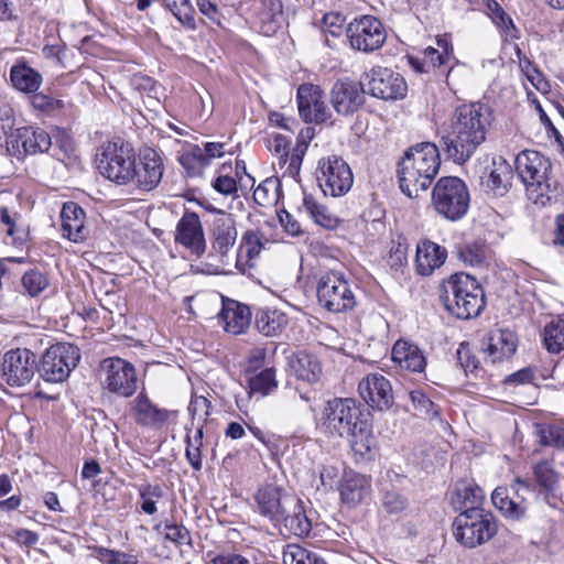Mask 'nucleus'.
<instances>
[{
  "instance_id": "obj_12",
  "label": "nucleus",
  "mask_w": 564,
  "mask_h": 564,
  "mask_svg": "<svg viewBox=\"0 0 564 564\" xmlns=\"http://www.w3.org/2000/svg\"><path fill=\"white\" fill-rule=\"evenodd\" d=\"M39 372L37 357L29 348H13L0 360V377L12 388H21L32 381Z\"/></svg>"
},
{
  "instance_id": "obj_14",
  "label": "nucleus",
  "mask_w": 564,
  "mask_h": 564,
  "mask_svg": "<svg viewBox=\"0 0 564 564\" xmlns=\"http://www.w3.org/2000/svg\"><path fill=\"white\" fill-rule=\"evenodd\" d=\"M100 382L109 392L129 398L137 391L135 368L124 359L107 358L100 364Z\"/></svg>"
},
{
  "instance_id": "obj_20",
  "label": "nucleus",
  "mask_w": 564,
  "mask_h": 564,
  "mask_svg": "<svg viewBox=\"0 0 564 564\" xmlns=\"http://www.w3.org/2000/svg\"><path fill=\"white\" fill-rule=\"evenodd\" d=\"M225 142H204L195 144L189 151L178 158L180 164L184 167L189 177L202 176L215 159L223 158L229 150Z\"/></svg>"
},
{
  "instance_id": "obj_44",
  "label": "nucleus",
  "mask_w": 564,
  "mask_h": 564,
  "mask_svg": "<svg viewBox=\"0 0 564 564\" xmlns=\"http://www.w3.org/2000/svg\"><path fill=\"white\" fill-rule=\"evenodd\" d=\"M303 206L314 221L325 228H332L336 225V217L328 208L319 203L312 195H305Z\"/></svg>"
},
{
  "instance_id": "obj_30",
  "label": "nucleus",
  "mask_w": 564,
  "mask_h": 564,
  "mask_svg": "<svg viewBox=\"0 0 564 564\" xmlns=\"http://www.w3.org/2000/svg\"><path fill=\"white\" fill-rule=\"evenodd\" d=\"M218 317L227 333L239 335L249 327L251 312L247 305L240 304L234 300H228L224 302Z\"/></svg>"
},
{
  "instance_id": "obj_26",
  "label": "nucleus",
  "mask_w": 564,
  "mask_h": 564,
  "mask_svg": "<svg viewBox=\"0 0 564 564\" xmlns=\"http://www.w3.org/2000/svg\"><path fill=\"white\" fill-rule=\"evenodd\" d=\"M512 178L513 173L507 161L502 158L494 159L481 175L480 185L487 194L503 197L511 188Z\"/></svg>"
},
{
  "instance_id": "obj_11",
  "label": "nucleus",
  "mask_w": 564,
  "mask_h": 564,
  "mask_svg": "<svg viewBox=\"0 0 564 564\" xmlns=\"http://www.w3.org/2000/svg\"><path fill=\"white\" fill-rule=\"evenodd\" d=\"M318 304L332 313H345L356 305L354 291L343 273L329 271L317 283Z\"/></svg>"
},
{
  "instance_id": "obj_1",
  "label": "nucleus",
  "mask_w": 564,
  "mask_h": 564,
  "mask_svg": "<svg viewBox=\"0 0 564 564\" xmlns=\"http://www.w3.org/2000/svg\"><path fill=\"white\" fill-rule=\"evenodd\" d=\"M492 119V111L485 104L458 106L451 117L448 134L441 140L448 159L458 164L467 162L486 141Z\"/></svg>"
},
{
  "instance_id": "obj_22",
  "label": "nucleus",
  "mask_w": 564,
  "mask_h": 564,
  "mask_svg": "<svg viewBox=\"0 0 564 564\" xmlns=\"http://www.w3.org/2000/svg\"><path fill=\"white\" fill-rule=\"evenodd\" d=\"M131 413L138 425L150 429H161L177 417V411L159 408L144 392H140L131 402Z\"/></svg>"
},
{
  "instance_id": "obj_5",
  "label": "nucleus",
  "mask_w": 564,
  "mask_h": 564,
  "mask_svg": "<svg viewBox=\"0 0 564 564\" xmlns=\"http://www.w3.org/2000/svg\"><path fill=\"white\" fill-rule=\"evenodd\" d=\"M8 149L14 152L34 155L48 151L59 161L68 156L73 150L70 139L57 131L51 135L40 127L25 126L11 131L7 140Z\"/></svg>"
},
{
  "instance_id": "obj_42",
  "label": "nucleus",
  "mask_w": 564,
  "mask_h": 564,
  "mask_svg": "<svg viewBox=\"0 0 564 564\" xmlns=\"http://www.w3.org/2000/svg\"><path fill=\"white\" fill-rule=\"evenodd\" d=\"M543 341L549 352L558 354L564 349V319H552L544 327Z\"/></svg>"
},
{
  "instance_id": "obj_15",
  "label": "nucleus",
  "mask_w": 564,
  "mask_h": 564,
  "mask_svg": "<svg viewBox=\"0 0 564 564\" xmlns=\"http://www.w3.org/2000/svg\"><path fill=\"white\" fill-rule=\"evenodd\" d=\"M317 181L325 195L343 196L349 192L354 183L349 165L336 155L322 159L318 162Z\"/></svg>"
},
{
  "instance_id": "obj_58",
  "label": "nucleus",
  "mask_w": 564,
  "mask_h": 564,
  "mask_svg": "<svg viewBox=\"0 0 564 564\" xmlns=\"http://www.w3.org/2000/svg\"><path fill=\"white\" fill-rule=\"evenodd\" d=\"M408 506V499L398 490H386L382 496V507L390 514L403 511Z\"/></svg>"
},
{
  "instance_id": "obj_46",
  "label": "nucleus",
  "mask_w": 564,
  "mask_h": 564,
  "mask_svg": "<svg viewBox=\"0 0 564 564\" xmlns=\"http://www.w3.org/2000/svg\"><path fill=\"white\" fill-rule=\"evenodd\" d=\"M164 4L184 26L196 29L195 12L189 0H164Z\"/></svg>"
},
{
  "instance_id": "obj_28",
  "label": "nucleus",
  "mask_w": 564,
  "mask_h": 564,
  "mask_svg": "<svg viewBox=\"0 0 564 564\" xmlns=\"http://www.w3.org/2000/svg\"><path fill=\"white\" fill-rule=\"evenodd\" d=\"M213 249L226 257L237 239L236 221L230 214L218 210V217L213 221Z\"/></svg>"
},
{
  "instance_id": "obj_16",
  "label": "nucleus",
  "mask_w": 564,
  "mask_h": 564,
  "mask_svg": "<svg viewBox=\"0 0 564 564\" xmlns=\"http://www.w3.org/2000/svg\"><path fill=\"white\" fill-rule=\"evenodd\" d=\"M530 492V484L521 478H516L509 488L497 487L492 491L491 501L503 517L519 521L527 514V494Z\"/></svg>"
},
{
  "instance_id": "obj_35",
  "label": "nucleus",
  "mask_w": 564,
  "mask_h": 564,
  "mask_svg": "<svg viewBox=\"0 0 564 564\" xmlns=\"http://www.w3.org/2000/svg\"><path fill=\"white\" fill-rule=\"evenodd\" d=\"M10 82L17 90L34 94L41 87L43 78L24 59H18L10 68Z\"/></svg>"
},
{
  "instance_id": "obj_43",
  "label": "nucleus",
  "mask_w": 564,
  "mask_h": 564,
  "mask_svg": "<svg viewBox=\"0 0 564 564\" xmlns=\"http://www.w3.org/2000/svg\"><path fill=\"white\" fill-rule=\"evenodd\" d=\"M293 368L300 379L308 382L317 381L322 372L317 358L310 354H300Z\"/></svg>"
},
{
  "instance_id": "obj_55",
  "label": "nucleus",
  "mask_w": 564,
  "mask_h": 564,
  "mask_svg": "<svg viewBox=\"0 0 564 564\" xmlns=\"http://www.w3.org/2000/svg\"><path fill=\"white\" fill-rule=\"evenodd\" d=\"M206 562L207 564H250L249 558L229 550L208 551Z\"/></svg>"
},
{
  "instance_id": "obj_52",
  "label": "nucleus",
  "mask_w": 564,
  "mask_h": 564,
  "mask_svg": "<svg viewBox=\"0 0 564 564\" xmlns=\"http://www.w3.org/2000/svg\"><path fill=\"white\" fill-rule=\"evenodd\" d=\"M457 254L465 264L476 267L485 261L486 248L479 243H466L458 248Z\"/></svg>"
},
{
  "instance_id": "obj_49",
  "label": "nucleus",
  "mask_w": 564,
  "mask_h": 564,
  "mask_svg": "<svg viewBox=\"0 0 564 564\" xmlns=\"http://www.w3.org/2000/svg\"><path fill=\"white\" fill-rule=\"evenodd\" d=\"M204 432L198 427L194 435L186 436V458L195 470L202 469V452Z\"/></svg>"
},
{
  "instance_id": "obj_57",
  "label": "nucleus",
  "mask_w": 564,
  "mask_h": 564,
  "mask_svg": "<svg viewBox=\"0 0 564 564\" xmlns=\"http://www.w3.org/2000/svg\"><path fill=\"white\" fill-rule=\"evenodd\" d=\"M409 395L413 408L419 415H425L430 417L437 415V409L435 404L423 391L413 390Z\"/></svg>"
},
{
  "instance_id": "obj_53",
  "label": "nucleus",
  "mask_w": 564,
  "mask_h": 564,
  "mask_svg": "<svg viewBox=\"0 0 564 564\" xmlns=\"http://www.w3.org/2000/svg\"><path fill=\"white\" fill-rule=\"evenodd\" d=\"M314 552L299 544H288L282 552L284 564H310Z\"/></svg>"
},
{
  "instance_id": "obj_48",
  "label": "nucleus",
  "mask_w": 564,
  "mask_h": 564,
  "mask_svg": "<svg viewBox=\"0 0 564 564\" xmlns=\"http://www.w3.org/2000/svg\"><path fill=\"white\" fill-rule=\"evenodd\" d=\"M540 443L564 449V426L558 423L541 424L538 426Z\"/></svg>"
},
{
  "instance_id": "obj_45",
  "label": "nucleus",
  "mask_w": 564,
  "mask_h": 564,
  "mask_svg": "<svg viewBox=\"0 0 564 564\" xmlns=\"http://www.w3.org/2000/svg\"><path fill=\"white\" fill-rule=\"evenodd\" d=\"M141 502L140 508L147 514H154L158 511L156 502L163 497L164 492L160 485L144 482L137 486Z\"/></svg>"
},
{
  "instance_id": "obj_8",
  "label": "nucleus",
  "mask_w": 564,
  "mask_h": 564,
  "mask_svg": "<svg viewBox=\"0 0 564 564\" xmlns=\"http://www.w3.org/2000/svg\"><path fill=\"white\" fill-rule=\"evenodd\" d=\"M514 167L534 203L544 196L550 198L549 174L552 164L547 158L538 151L524 150L516 156Z\"/></svg>"
},
{
  "instance_id": "obj_47",
  "label": "nucleus",
  "mask_w": 564,
  "mask_h": 564,
  "mask_svg": "<svg viewBox=\"0 0 564 564\" xmlns=\"http://www.w3.org/2000/svg\"><path fill=\"white\" fill-rule=\"evenodd\" d=\"M533 475L540 492L543 494L552 491L558 481V476L549 462L538 463L533 468Z\"/></svg>"
},
{
  "instance_id": "obj_2",
  "label": "nucleus",
  "mask_w": 564,
  "mask_h": 564,
  "mask_svg": "<svg viewBox=\"0 0 564 564\" xmlns=\"http://www.w3.org/2000/svg\"><path fill=\"white\" fill-rule=\"evenodd\" d=\"M257 511L268 519L280 531L303 538L312 530L311 520L307 518L303 502L296 496L275 485H267L260 488L256 496Z\"/></svg>"
},
{
  "instance_id": "obj_62",
  "label": "nucleus",
  "mask_w": 564,
  "mask_h": 564,
  "mask_svg": "<svg viewBox=\"0 0 564 564\" xmlns=\"http://www.w3.org/2000/svg\"><path fill=\"white\" fill-rule=\"evenodd\" d=\"M32 105L42 111H53L62 107V101L42 93H34Z\"/></svg>"
},
{
  "instance_id": "obj_38",
  "label": "nucleus",
  "mask_w": 564,
  "mask_h": 564,
  "mask_svg": "<svg viewBox=\"0 0 564 564\" xmlns=\"http://www.w3.org/2000/svg\"><path fill=\"white\" fill-rule=\"evenodd\" d=\"M263 235L259 230H247L240 240L237 252V264L253 267V261L259 257L264 247Z\"/></svg>"
},
{
  "instance_id": "obj_3",
  "label": "nucleus",
  "mask_w": 564,
  "mask_h": 564,
  "mask_svg": "<svg viewBox=\"0 0 564 564\" xmlns=\"http://www.w3.org/2000/svg\"><path fill=\"white\" fill-rule=\"evenodd\" d=\"M440 150L432 142H422L408 149L399 164L401 191L409 197H419L425 192L438 173Z\"/></svg>"
},
{
  "instance_id": "obj_24",
  "label": "nucleus",
  "mask_w": 564,
  "mask_h": 564,
  "mask_svg": "<svg viewBox=\"0 0 564 564\" xmlns=\"http://www.w3.org/2000/svg\"><path fill=\"white\" fill-rule=\"evenodd\" d=\"M362 400L372 409L384 411L393 404L390 381L381 373H369L358 386Z\"/></svg>"
},
{
  "instance_id": "obj_10",
  "label": "nucleus",
  "mask_w": 564,
  "mask_h": 564,
  "mask_svg": "<svg viewBox=\"0 0 564 564\" xmlns=\"http://www.w3.org/2000/svg\"><path fill=\"white\" fill-rule=\"evenodd\" d=\"M80 360L79 348L70 343L51 345L37 359L40 377L51 383L64 382Z\"/></svg>"
},
{
  "instance_id": "obj_56",
  "label": "nucleus",
  "mask_w": 564,
  "mask_h": 564,
  "mask_svg": "<svg viewBox=\"0 0 564 564\" xmlns=\"http://www.w3.org/2000/svg\"><path fill=\"white\" fill-rule=\"evenodd\" d=\"M164 530L165 540L173 542L177 546L192 545L191 532L183 524L166 522Z\"/></svg>"
},
{
  "instance_id": "obj_54",
  "label": "nucleus",
  "mask_w": 564,
  "mask_h": 564,
  "mask_svg": "<svg viewBox=\"0 0 564 564\" xmlns=\"http://www.w3.org/2000/svg\"><path fill=\"white\" fill-rule=\"evenodd\" d=\"M97 557L106 564H138V556L107 547H96Z\"/></svg>"
},
{
  "instance_id": "obj_31",
  "label": "nucleus",
  "mask_w": 564,
  "mask_h": 564,
  "mask_svg": "<svg viewBox=\"0 0 564 564\" xmlns=\"http://www.w3.org/2000/svg\"><path fill=\"white\" fill-rule=\"evenodd\" d=\"M446 257V249L435 242L426 240L419 243L415 257L417 273L423 276L432 274L445 262Z\"/></svg>"
},
{
  "instance_id": "obj_51",
  "label": "nucleus",
  "mask_w": 564,
  "mask_h": 564,
  "mask_svg": "<svg viewBox=\"0 0 564 564\" xmlns=\"http://www.w3.org/2000/svg\"><path fill=\"white\" fill-rule=\"evenodd\" d=\"M22 286L31 296H36L48 286V280L44 273L39 270L25 272L21 279Z\"/></svg>"
},
{
  "instance_id": "obj_18",
  "label": "nucleus",
  "mask_w": 564,
  "mask_h": 564,
  "mask_svg": "<svg viewBox=\"0 0 564 564\" xmlns=\"http://www.w3.org/2000/svg\"><path fill=\"white\" fill-rule=\"evenodd\" d=\"M360 411L351 399H334L324 409L323 425L332 435L344 436L360 422Z\"/></svg>"
},
{
  "instance_id": "obj_7",
  "label": "nucleus",
  "mask_w": 564,
  "mask_h": 564,
  "mask_svg": "<svg viewBox=\"0 0 564 564\" xmlns=\"http://www.w3.org/2000/svg\"><path fill=\"white\" fill-rule=\"evenodd\" d=\"M469 191L465 182L456 176L441 177L432 191V205L447 220L457 221L468 212Z\"/></svg>"
},
{
  "instance_id": "obj_34",
  "label": "nucleus",
  "mask_w": 564,
  "mask_h": 564,
  "mask_svg": "<svg viewBox=\"0 0 564 564\" xmlns=\"http://www.w3.org/2000/svg\"><path fill=\"white\" fill-rule=\"evenodd\" d=\"M484 490L471 480L458 481L452 495V505L456 511L482 509Z\"/></svg>"
},
{
  "instance_id": "obj_13",
  "label": "nucleus",
  "mask_w": 564,
  "mask_h": 564,
  "mask_svg": "<svg viewBox=\"0 0 564 564\" xmlns=\"http://www.w3.org/2000/svg\"><path fill=\"white\" fill-rule=\"evenodd\" d=\"M350 46L362 53H372L382 47L387 40L383 23L373 15L355 18L346 28Z\"/></svg>"
},
{
  "instance_id": "obj_23",
  "label": "nucleus",
  "mask_w": 564,
  "mask_h": 564,
  "mask_svg": "<svg viewBox=\"0 0 564 564\" xmlns=\"http://www.w3.org/2000/svg\"><path fill=\"white\" fill-rule=\"evenodd\" d=\"M163 171L160 154L155 150L147 148L140 152L139 163L134 162V175L131 183L142 191H152L160 184Z\"/></svg>"
},
{
  "instance_id": "obj_63",
  "label": "nucleus",
  "mask_w": 564,
  "mask_h": 564,
  "mask_svg": "<svg viewBox=\"0 0 564 564\" xmlns=\"http://www.w3.org/2000/svg\"><path fill=\"white\" fill-rule=\"evenodd\" d=\"M267 351L264 348L257 347L250 350L248 356L247 375L262 370L265 361Z\"/></svg>"
},
{
  "instance_id": "obj_17",
  "label": "nucleus",
  "mask_w": 564,
  "mask_h": 564,
  "mask_svg": "<svg viewBox=\"0 0 564 564\" xmlns=\"http://www.w3.org/2000/svg\"><path fill=\"white\" fill-rule=\"evenodd\" d=\"M364 80L371 96L386 101L401 100L408 93L403 76L387 67L371 68L365 74Z\"/></svg>"
},
{
  "instance_id": "obj_9",
  "label": "nucleus",
  "mask_w": 564,
  "mask_h": 564,
  "mask_svg": "<svg viewBox=\"0 0 564 564\" xmlns=\"http://www.w3.org/2000/svg\"><path fill=\"white\" fill-rule=\"evenodd\" d=\"M135 154L129 143L108 142L97 154V167L107 180L127 185L133 180Z\"/></svg>"
},
{
  "instance_id": "obj_50",
  "label": "nucleus",
  "mask_w": 564,
  "mask_h": 564,
  "mask_svg": "<svg viewBox=\"0 0 564 564\" xmlns=\"http://www.w3.org/2000/svg\"><path fill=\"white\" fill-rule=\"evenodd\" d=\"M279 180L268 177L253 192V199L260 206L270 205L278 199Z\"/></svg>"
},
{
  "instance_id": "obj_40",
  "label": "nucleus",
  "mask_w": 564,
  "mask_h": 564,
  "mask_svg": "<svg viewBox=\"0 0 564 564\" xmlns=\"http://www.w3.org/2000/svg\"><path fill=\"white\" fill-rule=\"evenodd\" d=\"M259 19L262 23V30L265 34H271L284 21L283 6L280 0H259Z\"/></svg>"
},
{
  "instance_id": "obj_36",
  "label": "nucleus",
  "mask_w": 564,
  "mask_h": 564,
  "mask_svg": "<svg viewBox=\"0 0 564 564\" xmlns=\"http://www.w3.org/2000/svg\"><path fill=\"white\" fill-rule=\"evenodd\" d=\"M391 356L401 368L413 372H422L426 367V358L421 349L406 340H398L392 347Z\"/></svg>"
},
{
  "instance_id": "obj_39",
  "label": "nucleus",
  "mask_w": 564,
  "mask_h": 564,
  "mask_svg": "<svg viewBox=\"0 0 564 564\" xmlns=\"http://www.w3.org/2000/svg\"><path fill=\"white\" fill-rule=\"evenodd\" d=\"M248 376V387L250 398L257 397L258 399L270 394L278 387L275 379V370L273 367H265L259 372H253Z\"/></svg>"
},
{
  "instance_id": "obj_6",
  "label": "nucleus",
  "mask_w": 564,
  "mask_h": 564,
  "mask_svg": "<svg viewBox=\"0 0 564 564\" xmlns=\"http://www.w3.org/2000/svg\"><path fill=\"white\" fill-rule=\"evenodd\" d=\"M498 530L495 516L485 509L459 512L453 521L455 540L465 547L474 549L490 541Z\"/></svg>"
},
{
  "instance_id": "obj_41",
  "label": "nucleus",
  "mask_w": 564,
  "mask_h": 564,
  "mask_svg": "<svg viewBox=\"0 0 564 564\" xmlns=\"http://www.w3.org/2000/svg\"><path fill=\"white\" fill-rule=\"evenodd\" d=\"M0 226L7 236L12 237L13 241H23L26 237V230L21 223V216L17 212H10L8 207H0Z\"/></svg>"
},
{
  "instance_id": "obj_29",
  "label": "nucleus",
  "mask_w": 564,
  "mask_h": 564,
  "mask_svg": "<svg viewBox=\"0 0 564 564\" xmlns=\"http://www.w3.org/2000/svg\"><path fill=\"white\" fill-rule=\"evenodd\" d=\"M85 217L86 214L78 204L74 202L65 203L61 212L63 237L74 242L83 241L87 236L84 225Z\"/></svg>"
},
{
  "instance_id": "obj_21",
  "label": "nucleus",
  "mask_w": 564,
  "mask_h": 564,
  "mask_svg": "<svg viewBox=\"0 0 564 564\" xmlns=\"http://www.w3.org/2000/svg\"><path fill=\"white\" fill-rule=\"evenodd\" d=\"M297 106L301 118L307 123H323L332 112L325 102L323 90L313 84H303L297 89Z\"/></svg>"
},
{
  "instance_id": "obj_60",
  "label": "nucleus",
  "mask_w": 564,
  "mask_h": 564,
  "mask_svg": "<svg viewBox=\"0 0 564 564\" xmlns=\"http://www.w3.org/2000/svg\"><path fill=\"white\" fill-rule=\"evenodd\" d=\"M457 359L465 372H475L479 368V360L471 352L467 343H462L456 351Z\"/></svg>"
},
{
  "instance_id": "obj_64",
  "label": "nucleus",
  "mask_w": 564,
  "mask_h": 564,
  "mask_svg": "<svg viewBox=\"0 0 564 564\" xmlns=\"http://www.w3.org/2000/svg\"><path fill=\"white\" fill-rule=\"evenodd\" d=\"M492 22L507 35L517 37L518 30L516 29L512 19L502 9L498 14L492 15Z\"/></svg>"
},
{
  "instance_id": "obj_59",
  "label": "nucleus",
  "mask_w": 564,
  "mask_h": 564,
  "mask_svg": "<svg viewBox=\"0 0 564 564\" xmlns=\"http://www.w3.org/2000/svg\"><path fill=\"white\" fill-rule=\"evenodd\" d=\"M346 18L339 12H328L322 19L323 31L332 36H339L345 26Z\"/></svg>"
},
{
  "instance_id": "obj_19",
  "label": "nucleus",
  "mask_w": 564,
  "mask_h": 564,
  "mask_svg": "<svg viewBox=\"0 0 564 564\" xmlns=\"http://www.w3.org/2000/svg\"><path fill=\"white\" fill-rule=\"evenodd\" d=\"M366 102L364 83L352 79L337 80L330 90V104L340 116H351Z\"/></svg>"
},
{
  "instance_id": "obj_37",
  "label": "nucleus",
  "mask_w": 564,
  "mask_h": 564,
  "mask_svg": "<svg viewBox=\"0 0 564 564\" xmlns=\"http://www.w3.org/2000/svg\"><path fill=\"white\" fill-rule=\"evenodd\" d=\"M286 324V315L278 310L260 308L256 313L254 325L264 336L279 335Z\"/></svg>"
},
{
  "instance_id": "obj_32",
  "label": "nucleus",
  "mask_w": 564,
  "mask_h": 564,
  "mask_svg": "<svg viewBox=\"0 0 564 564\" xmlns=\"http://www.w3.org/2000/svg\"><path fill=\"white\" fill-rule=\"evenodd\" d=\"M346 435L350 437V447L356 462L371 459L376 440L367 421L361 420L355 423Z\"/></svg>"
},
{
  "instance_id": "obj_25",
  "label": "nucleus",
  "mask_w": 564,
  "mask_h": 564,
  "mask_svg": "<svg viewBox=\"0 0 564 564\" xmlns=\"http://www.w3.org/2000/svg\"><path fill=\"white\" fill-rule=\"evenodd\" d=\"M175 241L200 257L206 250V240L200 219L195 213H185L178 220L175 231Z\"/></svg>"
},
{
  "instance_id": "obj_33",
  "label": "nucleus",
  "mask_w": 564,
  "mask_h": 564,
  "mask_svg": "<svg viewBox=\"0 0 564 564\" xmlns=\"http://www.w3.org/2000/svg\"><path fill=\"white\" fill-rule=\"evenodd\" d=\"M340 498L348 506H357L370 492V479L364 475L347 471L340 484Z\"/></svg>"
},
{
  "instance_id": "obj_61",
  "label": "nucleus",
  "mask_w": 564,
  "mask_h": 564,
  "mask_svg": "<svg viewBox=\"0 0 564 564\" xmlns=\"http://www.w3.org/2000/svg\"><path fill=\"white\" fill-rule=\"evenodd\" d=\"M14 111L13 108L4 100H0V129L8 138L11 131H14Z\"/></svg>"
},
{
  "instance_id": "obj_4",
  "label": "nucleus",
  "mask_w": 564,
  "mask_h": 564,
  "mask_svg": "<svg viewBox=\"0 0 564 564\" xmlns=\"http://www.w3.org/2000/svg\"><path fill=\"white\" fill-rule=\"evenodd\" d=\"M440 300L446 311L460 319L476 317L485 307V293L478 281L464 272L443 281Z\"/></svg>"
},
{
  "instance_id": "obj_27",
  "label": "nucleus",
  "mask_w": 564,
  "mask_h": 564,
  "mask_svg": "<svg viewBox=\"0 0 564 564\" xmlns=\"http://www.w3.org/2000/svg\"><path fill=\"white\" fill-rule=\"evenodd\" d=\"M518 339L509 329H497L489 334L487 341L482 343V350L492 362L510 358L517 350Z\"/></svg>"
}]
</instances>
